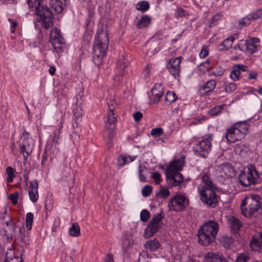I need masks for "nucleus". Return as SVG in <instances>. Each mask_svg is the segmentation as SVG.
Segmentation results:
<instances>
[{
	"label": "nucleus",
	"instance_id": "1",
	"mask_svg": "<svg viewBox=\"0 0 262 262\" xmlns=\"http://www.w3.org/2000/svg\"><path fill=\"white\" fill-rule=\"evenodd\" d=\"M219 229L217 222L211 220L206 221L198 231V242L205 246L209 245L215 241Z\"/></svg>",
	"mask_w": 262,
	"mask_h": 262
},
{
	"label": "nucleus",
	"instance_id": "2",
	"mask_svg": "<svg viewBox=\"0 0 262 262\" xmlns=\"http://www.w3.org/2000/svg\"><path fill=\"white\" fill-rule=\"evenodd\" d=\"M184 165V157L172 161L168 167L165 169L166 178L172 184L178 186L183 180L182 174L178 171L181 170Z\"/></svg>",
	"mask_w": 262,
	"mask_h": 262
},
{
	"label": "nucleus",
	"instance_id": "3",
	"mask_svg": "<svg viewBox=\"0 0 262 262\" xmlns=\"http://www.w3.org/2000/svg\"><path fill=\"white\" fill-rule=\"evenodd\" d=\"M260 197L255 194H250L245 197L241 205L242 213L246 217H251L261 208Z\"/></svg>",
	"mask_w": 262,
	"mask_h": 262
},
{
	"label": "nucleus",
	"instance_id": "4",
	"mask_svg": "<svg viewBox=\"0 0 262 262\" xmlns=\"http://www.w3.org/2000/svg\"><path fill=\"white\" fill-rule=\"evenodd\" d=\"M95 38L93 47V58L102 59L105 55L108 45L107 33L105 31H101L97 34Z\"/></svg>",
	"mask_w": 262,
	"mask_h": 262
},
{
	"label": "nucleus",
	"instance_id": "5",
	"mask_svg": "<svg viewBox=\"0 0 262 262\" xmlns=\"http://www.w3.org/2000/svg\"><path fill=\"white\" fill-rule=\"evenodd\" d=\"M257 178V172L252 165L242 171L238 177L240 184L245 187L255 184Z\"/></svg>",
	"mask_w": 262,
	"mask_h": 262
},
{
	"label": "nucleus",
	"instance_id": "6",
	"mask_svg": "<svg viewBox=\"0 0 262 262\" xmlns=\"http://www.w3.org/2000/svg\"><path fill=\"white\" fill-rule=\"evenodd\" d=\"M189 205L188 200L181 194H177L169 201L168 207L170 211H184Z\"/></svg>",
	"mask_w": 262,
	"mask_h": 262
},
{
	"label": "nucleus",
	"instance_id": "7",
	"mask_svg": "<svg viewBox=\"0 0 262 262\" xmlns=\"http://www.w3.org/2000/svg\"><path fill=\"white\" fill-rule=\"evenodd\" d=\"M163 218H164V216L161 212L157 214L151 220L145 230L144 237L145 238H148L153 236L158 231L161 227L160 222Z\"/></svg>",
	"mask_w": 262,
	"mask_h": 262
},
{
	"label": "nucleus",
	"instance_id": "8",
	"mask_svg": "<svg viewBox=\"0 0 262 262\" xmlns=\"http://www.w3.org/2000/svg\"><path fill=\"white\" fill-rule=\"evenodd\" d=\"M216 189L204 188L199 190L202 196V201L209 206L215 205L217 203L216 194L214 192Z\"/></svg>",
	"mask_w": 262,
	"mask_h": 262
},
{
	"label": "nucleus",
	"instance_id": "9",
	"mask_svg": "<svg viewBox=\"0 0 262 262\" xmlns=\"http://www.w3.org/2000/svg\"><path fill=\"white\" fill-rule=\"evenodd\" d=\"M212 138L208 136L205 139L201 140L194 146V150L203 157H206L205 152L208 153L211 146Z\"/></svg>",
	"mask_w": 262,
	"mask_h": 262
},
{
	"label": "nucleus",
	"instance_id": "10",
	"mask_svg": "<svg viewBox=\"0 0 262 262\" xmlns=\"http://www.w3.org/2000/svg\"><path fill=\"white\" fill-rule=\"evenodd\" d=\"M36 14L39 15L42 19L44 28H48L53 25L52 13L46 6L41 7V11H37Z\"/></svg>",
	"mask_w": 262,
	"mask_h": 262
},
{
	"label": "nucleus",
	"instance_id": "11",
	"mask_svg": "<svg viewBox=\"0 0 262 262\" xmlns=\"http://www.w3.org/2000/svg\"><path fill=\"white\" fill-rule=\"evenodd\" d=\"M181 57L171 58L167 64V68L171 75L174 77H179L181 72Z\"/></svg>",
	"mask_w": 262,
	"mask_h": 262
},
{
	"label": "nucleus",
	"instance_id": "12",
	"mask_svg": "<svg viewBox=\"0 0 262 262\" xmlns=\"http://www.w3.org/2000/svg\"><path fill=\"white\" fill-rule=\"evenodd\" d=\"M220 176L224 178L235 176V171L232 166L228 163H224L217 166L216 169Z\"/></svg>",
	"mask_w": 262,
	"mask_h": 262
},
{
	"label": "nucleus",
	"instance_id": "13",
	"mask_svg": "<svg viewBox=\"0 0 262 262\" xmlns=\"http://www.w3.org/2000/svg\"><path fill=\"white\" fill-rule=\"evenodd\" d=\"M245 137L244 134L233 125L228 129L226 135L227 141L231 143H234L238 140H241L244 138Z\"/></svg>",
	"mask_w": 262,
	"mask_h": 262
},
{
	"label": "nucleus",
	"instance_id": "14",
	"mask_svg": "<svg viewBox=\"0 0 262 262\" xmlns=\"http://www.w3.org/2000/svg\"><path fill=\"white\" fill-rule=\"evenodd\" d=\"M235 50L238 49L243 52H249V53H254L256 49V46L248 41L241 40L239 43L234 47Z\"/></svg>",
	"mask_w": 262,
	"mask_h": 262
},
{
	"label": "nucleus",
	"instance_id": "15",
	"mask_svg": "<svg viewBox=\"0 0 262 262\" xmlns=\"http://www.w3.org/2000/svg\"><path fill=\"white\" fill-rule=\"evenodd\" d=\"M34 146V142L33 139L23 141L20 148L25 160H26L28 156L32 152Z\"/></svg>",
	"mask_w": 262,
	"mask_h": 262
},
{
	"label": "nucleus",
	"instance_id": "16",
	"mask_svg": "<svg viewBox=\"0 0 262 262\" xmlns=\"http://www.w3.org/2000/svg\"><path fill=\"white\" fill-rule=\"evenodd\" d=\"M203 184L199 187L198 190L202 189L211 188L216 189V185L213 183L212 181L210 179V176L208 172H203L200 175Z\"/></svg>",
	"mask_w": 262,
	"mask_h": 262
},
{
	"label": "nucleus",
	"instance_id": "17",
	"mask_svg": "<svg viewBox=\"0 0 262 262\" xmlns=\"http://www.w3.org/2000/svg\"><path fill=\"white\" fill-rule=\"evenodd\" d=\"M38 183L36 180L30 182L29 195L31 201L34 203L36 202L38 199Z\"/></svg>",
	"mask_w": 262,
	"mask_h": 262
},
{
	"label": "nucleus",
	"instance_id": "18",
	"mask_svg": "<svg viewBox=\"0 0 262 262\" xmlns=\"http://www.w3.org/2000/svg\"><path fill=\"white\" fill-rule=\"evenodd\" d=\"M162 95L163 88L160 84H156L150 91V100L154 102H158Z\"/></svg>",
	"mask_w": 262,
	"mask_h": 262
},
{
	"label": "nucleus",
	"instance_id": "19",
	"mask_svg": "<svg viewBox=\"0 0 262 262\" xmlns=\"http://www.w3.org/2000/svg\"><path fill=\"white\" fill-rule=\"evenodd\" d=\"M205 262H228L225 257L213 252H208L204 256Z\"/></svg>",
	"mask_w": 262,
	"mask_h": 262
},
{
	"label": "nucleus",
	"instance_id": "20",
	"mask_svg": "<svg viewBox=\"0 0 262 262\" xmlns=\"http://www.w3.org/2000/svg\"><path fill=\"white\" fill-rule=\"evenodd\" d=\"M250 247L253 251H262V232L258 236H254L251 241Z\"/></svg>",
	"mask_w": 262,
	"mask_h": 262
},
{
	"label": "nucleus",
	"instance_id": "21",
	"mask_svg": "<svg viewBox=\"0 0 262 262\" xmlns=\"http://www.w3.org/2000/svg\"><path fill=\"white\" fill-rule=\"evenodd\" d=\"M128 60L124 56H122L118 61L117 67L121 71V77L128 74V72L126 69L128 67Z\"/></svg>",
	"mask_w": 262,
	"mask_h": 262
},
{
	"label": "nucleus",
	"instance_id": "22",
	"mask_svg": "<svg viewBox=\"0 0 262 262\" xmlns=\"http://www.w3.org/2000/svg\"><path fill=\"white\" fill-rule=\"evenodd\" d=\"M50 3L51 7L57 13L61 12L66 5V0H53Z\"/></svg>",
	"mask_w": 262,
	"mask_h": 262
},
{
	"label": "nucleus",
	"instance_id": "23",
	"mask_svg": "<svg viewBox=\"0 0 262 262\" xmlns=\"http://www.w3.org/2000/svg\"><path fill=\"white\" fill-rule=\"evenodd\" d=\"M116 118L113 111H109L107 113V121L105 122L106 128L108 130H114L115 127Z\"/></svg>",
	"mask_w": 262,
	"mask_h": 262
},
{
	"label": "nucleus",
	"instance_id": "24",
	"mask_svg": "<svg viewBox=\"0 0 262 262\" xmlns=\"http://www.w3.org/2000/svg\"><path fill=\"white\" fill-rule=\"evenodd\" d=\"M228 221L232 232L234 233H237L241 227V224L239 221L236 218L231 217L229 219Z\"/></svg>",
	"mask_w": 262,
	"mask_h": 262
},
{
	"label": "nucleus",
	"instance_id": "25",
	"mask_svg": "<svg viewBox=\"0 0 262 262\" xmlns=\"http://www.w3.org/2000/svg\"><path fill=\"white\" fill-rule=\"evenodd\" d=\"M28 4L30 8H34L36 13L41 11V7H45L43 5V0H28Z\"/></svg>",
	"mask_w": 262,
	"mask_h": 262
},
{
	"label": "nucleus",
	"instance_id": "26",
	"mask_svg": "<svg viewBox=\"0 0 262 262\" xmlns=\"http://www.w3.org/2000/svg\"><path fill=\"white\" fill-rule=\"evenodd\" d=\"M233 125L237 128L245 136L247 134L249 128V125L246 121L237 122Z\"/></svg>",
	"mask_w": 262,
	"mask_h": 262
},
{
	"label": "nucleus",
	"instance_id": "27",
	"mask_svg": "<svg viewBox=\"0 0 262 262\" xmlns=\"http://www.w3.org/2000/svg\"><path fill=\"white\" fill-rule=\"evenodd\" d=\"M235 36L236 35H231L229 36L228 38L225 39L223 42V43L220 45V46L223 47V48L220 49V50H227L230 49L232 47V45L234 40L235 39Z\"/></svg>",
	"mask_w": 262,
	"mask_h": 262
},
{
	"label": "nucleus",
	"instance_id": "28",
	"mask_svg": "<svg viewBox=\"0 0 262 262\" xmlns=\"http://www.w3.org/2000/svg\"><path fill=\"white\" fill-rule=\"evenodd\" d=\"M146 249H149L150 251H156L160 247V244L157 239L147 241L144 245Z\"/></svg>",
	"mask_w": 262,
	"mask_h": 262
},
{
	"label": "nucleus",
	"instance_id": "29",
	"mask_svg": "<svg viewBox=\"0 0 262 262\" xmlns=\"http://www.w3.org/2000/svg\"><path fill=\"white\" fill-rule=\"evenodd\" d=\"M69 234L73 237H78L80 235V229L77 223H74L69 228Z\"/></svg>",
	"mask_w": 262,
	"mask_h": 262
},
{
	"label": "nucleus",
	"instance_id": "30",
	"mask_svg": "<svg viewBox=\"0 0 262 262\" xmlns=\"http://www.w3.org/2000/svg\"><path fill=\"white\" fill-rule=\"evenodd\" d=\"M150 23V17L147 15H145L139 20L137 26L139 29H141L147 27Z\"/></svg>",
	"mask_w": 262,
	"mask_h": 262
},
{
	"label": "nucleus",
	"instance_id": "31",
	"mask_svg": "<svg viewBox=\"0 0 262 262\" xmlns=\"http://www.w3.org/2000/svg\"><path fill=\"white\" fill-rule=\"evenodd\" d=\"M169 190L166 187H162L156 193V196L159 199H166L170 195Z\"/></svg>",
	"mask_w": 262,
	"mask_h": 262
},
{
	"label": "nucleus",
	"instance_id": "32",
	"mask_svg": "<svg viewBox=\"0 0 262 262\" xmlns=\"http://www.w3.org/2000/svg\"><path fill=\"white\" fill-rule=\"evenodd\" d=\"M216 85V82L214 80H210L206 82V84L203 86V89L205 92L207 93L213 91Z\"/></svg>",
	"mask_w": 262,
	"mask_h": 262
},
{
	"label": "nucleus",
	"instance_id": "33",
	"mask_svg": "<svg viewBox=\"0 0 262 262\" xmlns=\"http://www.w3.org/2000/svg\"><path fill=\"white\" fill-rule=\"evenodd\" d=\"M248 148L244 144H237L234 146V151L238 155H243V153L248 150Z\"/></svg>",
	"mask_w": 262,
	"mask_h": 262
},
{
	"label": "nucleus",
	"instance_id": "34",
	"mask_svg": "<svg viewBox=\"0 0 262 262\" xmlns=\"http://www.w3.org/2000/svg\"><path fill=\"white\" fill-rule=\"evenodd\" d=\"M221 243L225 248H228L233 244V239L231 237L223 236L220 240Z\"/></svg>",
	"mask_w": 262,
	"mask_h": 262
},
{
	"label": "nucleus",
	"instance_id": "35",
	"mask_svg": "<svg viewBox=\"0 0 262 262\" xmlns=\"http://www.w3.org/2000/svg\"><path fill=\"white\" fill-rule=\"evenodd\" d=\"M139 179L142 182H146L148 171L145 167H142L141 165L139 167Z\"/></svg>",
	"mask_w": 262,
	"mask_h": 262
},
{
	"label": "nucleus",
	"instance_id": "36",
	"mask_svg": "<svg viewBox=\"0 0 262 262\" xmlns=\"http://www.w3.org/2000/svg\"><path fill=\"white\" fill-rule=\"evenodd\" d=\"M50 42L53 48L56 50L62 49L64 46L63 38L59 39L54 40Z\"/></svg>",
	"mask_w": 262,
	"mask_h": 262
},
{
	"label": "nucleus",
	"instance_id": "37",
	"mask_svg": "<svg viewBox=\"0 0 262 262\" xmlns=\"http://www.w3.org/2000/svg\"><path fill=\"white\" fill-rule=\"evenodd\" d=\"M62 38L61 36L59 30L55 28L50 32V41Z\"/></svg>",
	"mask_w": 262,
	"mask_h": 262
},
{
	"label": "nucleus",
	"instance_id": "38",
	"mask_svg": "<svg viewBox=\"0 0 262 262\" xmlns=\"http://www.w3.org/2000/svg\"><path fill=\"white\" fill-rule=\"evenodd\" d=\"M238 69V67H237L236 65H235L233 67L232 70L231 72L230 76L233 80H237L239 79L241 73Z\"/></svg>",
	"mask_w": 262,
	"mask_h": 262
},
{
	"label": "nucleus",
	"instance_id": "39",
	"mask_svg": "<svg viewBox=\"0 0 262 262\" xmlns=\"http://www.w3.org/2000/svg\"><path fill=\"white\" fill-rule=\"evenodd\" d=\"M34 219V215L33 213L29 212L26 215V227L28 230H30L32 228V222Z\"/></svg>",
	"mask_w": 262,
	"mask_h": 262
},
{
	"label": "nucleus",
	"instance_id": "40",
	"mask_svg": "<svg viewBox=\"0 0 262 262\" xmlns=\"http://www.w3.org/2000/svg\"><path fill=\"white\" fill-rule=\"evenodd\" d=\"M177 99V96L174 92H168L166 94L165 100L169 104L174 102Z\"/></svg>",
	"mask_w": 262,
	"mask_h": 262
},
{
	"label": "nucleus",
	"instance_id": "41",
	"mask_svg": "<svg viewBox=\"0 0 262 262\" xmlns=\"http://www.w3.org/2000/svg\"><path fill=\"white\" fill-rule=\"evenodd\" d=\"M149 4L147 2H140L137 5V9L142 12H145L149 9Z\"/></svg>",
	"mask_w": 262,
	"mask_h": 262
},
{
	"label": "nucleus",
	"instance_id": "42",
	"mask_svg": "<svg viewBox=\"0 0 262 262\" xmlns=\"http://www.w3.org/2000/svg\"><path fill=\"white\" fill-rule=\"evenodd\" d=\"M74 115L75 122L77 124V121L81 118L82 116V111L80 107H76L74 109Z\"/></svg>",
	"mask_w": 262,
	"mask_h": 262
},
{
	"label": "nucleus",
	"instance_id": "43",
	"mask_svg": "<svg viewBox=\"0 0 262 262\" xmlns=\"http://www.w3.org/2000/svg\"><path fill=\"white\" fill-rule=\"evenodd\" d=\"M70 166L66 164H63L60 167L62 174L66 177H67L70 174Z\"/></svg>",
	"mask_w": 262,
	"mask_h": 262
},
{
	"label": "nucleus",
	"instance_id": "44",
	"mask_svg": "<svg viewBox=\"0 0 262 262\" xmlns=\"http://www.w3.org/2000/svg\"><path fill=\"white\" fill-rule=\"evenodd\" d=\"M152 187L150 185L145 186L142 189V194L143 196L147 197L149 196L152 192Z\"/></svg>",
	"mask_w": 262,
	"mask_h": 262
},
{
	"label": "nucleus",
	"instance_id": "45",
	"mask_svg": "<svg viewBox=\"0 0 262 262\" xmlns=\"http://www.w3.org/2000/svg\"><path fill=\"white\" fill-rule=\"evenodd\" d=\"M144 50L146 51V54L149 55H152L156 52V48L154 45H146Z\"/></svg>",
	"mask_w": 262,
	"mask_h": 262
},
{
	"label": "nucleus",
	"instance_id": "46",
	"mask_svg": "<svg viewBox=\"0 0 262 262\" xmlns=\"http://www.w3.org/2000/svg\"><path fill=\"white\" fill-rule=\"evenodd\" d=\"M251 14L252 20H255L258 18H262V9L256 10Z\"/></svg>",
	"mask_w": 262,
	"mask_h": 262
},
{
	"label": "nucleus",
	"instance_id": "47",
	"mask_svg": "<svg viewBox=\"0 0 262 262\" xmlns=\"http://www.w3.org/2000/svg\"><path fill=\"white\" fill-rule=\"evenodd\" d=\"M6 173L8 174L7 181L8 182H11L14 176L13 169L11 167H8L6 169Z\"/></svg>",
	"mask_w": 262,
	"mask_h": 262
},
{
	"label": "nucleus",
	"instance_id": "48",
	"mask_svg": "<svg viewBox=\"0 0 262 262\" xmlns=\"http://www.w3.org/2000/svg\"><path fill=\"white\" fill-rule=\"evenodd\" d=\"M62 126V121H61V120H60V122L59 123V128H58V131L57 133L55 132V135L53 138V142H54L55 144H57L58 143V141L59 139V135L60 133V130L61 129Z\"/></svg>",
	"mask_w": 262,
	"mask_h": 262
},
{
	"label": "nucleus",
	"instance_id": "49",
	"mask_svg": "<svg viewBox=\"0 0 262 262\" xmlns=\"http://www.w3.org/2000/svg\"><path fill=\"white\" fill-rule=\"evenodd\" d=\"M150 217V213L148 210H143L140 213V219L143 222H146Z\"/></svg>",
	"mask_w": 262,
	"mask_h": 262
},
{
	"label": "nucleus",
	"instance_id": "50",
	"mask_svg": "<svg viewBox=\"0 0 262 262\" xmlns=\"http://www.w3.org/2000/svg\"><path fill=\"white\" fill-rule=\"evenodd\" d=\"M151 135L155 137H159L163 134V129L162 128H155L151 130Z\"/></svg>",
	"mask_w": 262,
	"mask_h": 262
},
{
	"label": "nucleus",
	"instance_id": "51",
	"mask_svg": "<svg viewBox=\"0 0 262 262\" xmlns=\"http://www.w3.org/2000/svg\"><path fill=\"white\" fill-rule=\"evenodd\" d=\"M249 259V256L245 254H241L237 257L235 262H247Z\"/></svg>",
	"mask_w": 262,
	"mask_h": 262
},
{
	"label": "nucleus",
	"instance_id": "52",
	"mask_svg": "<svg viewBox=\"0 0 262 262\" xmlns=\"http://www.w3.org/2000/svg\"><path fill=\"white\" fill-rule=\"evenodd\" d=\"M225 106V104L217 106L216 107H214L213 108L210 110V114L211 115L215 116L218 114V113L221 111L222 108Z\"/></svg>",
	"mask_w": 262,
	"mask_h": 262
},
{
	"label": "nucleus",
	"instance_id": "53",
	"mask_svg": "<svg viewBox=\"0 0 262 262\" xmlns=\"http://www.w3.org/2000/svg\"><path fill=\"white\" fill-rule=\"evenodd\" d=\"M118 166H122L127 163L125 156H120L118 158Z\"/></svg>",
	"mask_w": 262,
	"mask_h": 262
},
{
	"label": "nucleus",
	"instance_id": "54",
	"mask_svg": "<svg viewBox=\"0 0 262 262\" xmlns=\"http://www.w3.org/2000/svg\"><path fill=\"white\" fill-rule=\"evenodd\" d=\"M236 89V84L234 83H230L226 85L225 90L227 92L232 93Z\"/></svg>",
	"mask_w": 262,
	"mask_h": 262
},
{
	"label": "nucleus",
	"instance_id": "55",
	"mask_svg": "<svg viewBox=\"0 0 262 262\" xmlns=\"http://www.w3.org/2000/svg\"><path fill=\"white\" fill-rule=\"evenodd\" d=\"M18 198V193L15 192L9 195V199L12 201V203L15 205L17 203V199Z\"/></svg>",
	"mask_w": 262,
	"mask_h": 262
},
{
	"label": "nucleus",
	"instance_id": "56",
	"mask_svg": "<svg viewBox=\"0 0 262 262\" xmlns=\"http://www.w3.org/2000/svg\"><path fill=\"white\" fill-rule=\"evenodd\" d=\"M187 13L186 12V11L182 8H180L178 9L177 10V17H185Z\"/></svg>",
	"mask_w": 262,
	"mask_h": 262
},
{
	"label": "nucleus",
	"instance_id": "57",
	"mask_svg": "<svg viewBox=\"0 0 262 262\" xmlns=\"http://www.w3.org/2000/svg\"><path fill=\"white\" fill-rule=\"evenodd\" d=\"M208 55V50L206 46H203L202 48V50L200 53V56L201 58H205Z\"/></svg>",
	"mask_w": 262,
	"mask_h": 262
},
{
	"label": "nucleus",
	"instance_id": "58",
	"mask_svg": "<svg viewBox=\"0 0 262 262\" xmlns=\"http://www.w3.org/2000/svg\"><path fill=\"white\" fill-rule=\"evenodd\" d=\"M152 178L155 181V182L157 184H159L161 181V175L159 172H154L152 174Z\"/></svg>",
	"mask_w": 262,
	"mask_h": 262
},
{
	"label": "nucleus",
	"instance_id": "59",
	"mask_svg": "<svg viewBox=\"0 0 262 262\" xmlns=\"http://www.w3.org/2000/svg\"><path fill=\"white\" fill-rule=\"evenodd\" d=\"M142 116L143 115L140 112H136L133 115L134 118L136 122L140 121L142 118Z\"/></svg>",
	"mask_w": 262,
	"mask_h": 262
},
{
	"label": "nucleus",
	"instance_id": "60",
	"mask_svg": "<svg viewBox=\"0 0 262 262\" xmlns=\"http://www.w3.org/2000/svg\"><path fill=\"white\" fill-rule=\"evenodd\" d=\"M8 21L11 23V32L12 33L15 32V28L17 26V22L14 20L11 19V18L8 19Z\"/></svg>",
	"mask_w": 262,
	"mask_h": 262
},
{
	"label": "nucleus",
	"instance_id": "61",
	"mask_svg": "<svg viewBox=\"0 0 262 262\" xmlns=\"http://www.w3.org/2000/svg\"><path fill=\"white\" fill-rule=\"evenodd\" d=\"M105 262H114L113 255L111 253H107Z\"/></svg>",
	"mask_w": 262,
	"mask_h": 262
},
{
	"label": "nucleus",
	"instance_id": "62",
	"mask_svg": "<svg viewBox=\"0 0 262 262\" xmlns=\"http://www.w3.org/2000/svg\"><path fill=\"white\" fill-rule=\"evenodd\" d=\"M116 105V103L114 102V101H110L108 103V106L109 108V111H114L115 108V106Z\"/></svg>",
	"mask_w": 262,
	"mask_h": 262
},
{
	"label": "nucleus",
	"instance_id": "63",
	"mask_svg": "<svg viewBox=\"0 0 262 262\" xmlns=\"http://www.w3.org/2000/svg\"><path fill=\"white\" fill-rule=\"evenodd\" d=\"M257 74L256 72H253V71H251L249 73L248 77L249 79H256L257 77Z\"/></svg>",
	"mask_w": 262,
	"mask_h": 262
},
{
	"label": "nucleus",
	"instance_id": "64",
	"mask_svg": "<svg viewBox=\"0 0 262 262\" xmlns=\"http://www.w3.org/2000/svg\"><path fill=\"white\" fill-rule=\"evenodd\" d=\"M21 138H23V141L27 140L28 139H32V138H29V134L28 132L26 131H24L23 133Z\"/></svg>",
	"mask_w": 262,
	"mask_h": 262
}]
</instances>
